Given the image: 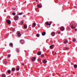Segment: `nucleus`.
Segmentation results:
<instances>
[{"label": "nucleus", "instance_id": "1", "mask_svg": "<svg viewBox=\"0 0 77 77\" xmlns=\"http://www.w3.org/2000/svg\"><path fill=\"white\" fill-rule=\"evenodd\" d=\"M72 24L73 25H72V23H70L71 28V29H75L77 27V24L74 22H73Z\"/></svg>", "mask_w": 77, "mask_h": 77}, {"label": "nucleus", "instance_id": "2", "mask_svg": "<svg viewBox=\"0 0 77 77\" xmlns=\"http://www.w3.org/2000/svg\"><path fill=\"white\" fill-rule=\"evenodd\" d=\"M19 18V17L18 16V15H16L14 17V19L15 21H17V20H18V19Z\"/></svg>", "mask_w": 77, "mask_h": 77}, {"label": "nucleus", "instance_id": "3", "mask_svg": "<svg viewBox=\"0 0 77 77\" xmlns=\"http://www.w3.org/2000/svg\"><path fill=\"white\" fill-rule=\"evenodd\" d=\"M20 42L21 44H24L25 43V42H24V40H21V41H20Z\"/></svg>", "mask_w": 77, "mask_h": 77}, {"label": "nucleus", "instance_id": "4", "mask_svg": "<svg viewBox=\"0 0 77 77\" xmlns=\"http://www.w3.org/2000/svg\"><path fill=\"white\" fill-rule=\"evenodd\" d=\"M55 35H56V33L54 32H52L51 33V35L52 36H54Z\"/></svg>", "mask_w": 77, "mask_h": 77}, {"label": "nucleus", "instance_id": "5", "mask_svg": "<svg viewBox=\"0 0 77 77\" xmlns=\"http://www.w3.org/2000/svg\"><path fill=\"white\" fill-rule=\"evenodd\" d=\"M37 7L38 8H42V5L41 4L40 5H37Z\"/></svg>", "mask_w": 77, "mask_h": 77}, {"label": "nucleus", "instance_id": "6", "mask_svg": "<svg viewBox=\"0 0 77 77\" xmlns=\"http://www.w3.org/2000/svg\"><path fill=\"white\" fill-rule=\"evenodd\" d=\"M7 23L8 24H11V20H7Z\"/></svg>", "mask_w": 77, "mask_h": 77}, {"label": "nucleus", "instance_id": "7", "mask_svg": "<svg viewBox=\"0 0 77 77\" xmlns=\"http://www.w3.org/2000/svg\"><path fill=\"white\" fill-rule=\"evenodd\" d=\"M35 60H36V58L35 57H32V62H34Z\"/></svg>", "mask_w": 77, "mask_h": 77}, {"label": "nucleus", "instance_id": "8", "mask_svg": "<svg viewBox=\"0 0 77 77\" xmlns=\"http://www.w3.org/2000/svg\"><path fill=\"white\" fill-rule=\"evenodd\" d=\"M60 29L62 31H63L65 30V28L63 26H61L60 28Z\"/></svg>", "mask_w": 77, "mask_h": 77}, {"label": "nucleus", "instance_id": "9", "mask_svg": "<svg viewBox=\"0 0 77 77\" xmlns=\"http://www.w3.org/2000/svg\"><path fill=\"white\" fill-rule=\"evenodd\" d=\"M50 47L51 49H53V48L54 47V45H51L50 46Z\"/></svg>", "mask_w": 77, "mask_h": 77}, {"label": "nucleus", "instance_id": "10", "mask_svg": "<svg viewBox=\"0 0 77 77\" xmlns=\"http://www.w3.org/2000/svg\"><path fill=\"white\" fill-rule=\"evenodd\" d=\"M45 34H46V32H43L42 33V36H45Z\"/></svg>", "mask_w": 77, "mask_h": 77}, {"label": "nucleus", "instance_id": "11", "mask_svg": "<svg viewBox=\"0 0 77 77\" xmlns=\"http://www.w3.org/2000/svg\"><path fill=\"white\" fill-rule=\"evenodd\" d=\"M9 46H10V47H13V43H10Z\"/></svg>", "mask_w": 77, "mask_h": 77}, {"label": "nucleus", "instance_id": "12", "mask_svg": "<svg viewBox=\"0 0 77 77\" xmlns=\"http://www.w3.org/2000/svg\"><path fill=\"white\" fill-rule=\"evenodd\" d=\"M64 44H67L68 43V41L67 40H65L64 42Z\"/></svg>", "mask_w": 77, "mask_h": 77}, {"label": "nucleus", "instance_id": "13", "mask_svg": "<svg viewBox=\"0 0 77 77\" xmlns=\"http://www.w3.org/2000/svg\"><path fill=\"white\" fill-rule=\"evenodd\" d=\"M37 54L38 55H41V52H40V51H39L37 53Z\"/></svg>", "mask_w": 77, "mask_h": 77}, {"label": "nucleus", "instance_id": "14", "mask_svg": "<svg viewBox=\"0 0 77 77\" xmlns=\"http://www.w3.org/2000/svg\"><path fill=\"white\" fill-rule=\"evenodd\" d=\"M11 71H15V68H12Z\"/></svg>", "mask_w": 77, "mask_h": 77}, {"label": "nucleus", "instance_id": "15", "mask_svg": "<svg viewBox=\"0 0 77 77\" xmlns=\"http://www.w3.org/2000/svg\"><path fill=\"white\" fill-rule=\"evenodd\" d=\"M32 26H33V27H35L36 26V23H33Z\"/></svg>", "mask_w": 77, "mask_h": 77}, {"label": "nucleus", "instance_id": "16", "mask_svg": "<svg viewBox=\"0 0 77 77\" xmlns=\"http://www.w3.org/2000/svg\"><path fill=\"white\" fill-rule=\"evenodd\" d=\"M2 77H6V75L4 73H2Z\"/></svg>", "mask_w": 77, "mask_h": 77}, {"label": "nucleus", "instance_id": "17", "mask_svg": "<svg viewBox=\"0 0 77 77\" xmlns=\"http://www.w3.org/2000/svg\"><path fill=\"white\" fill-rule=\"evenodd\" d=\"M43 63H46L47 62V60H43Z\"/></svg>", "mask_w": 77, "mask_h": 77}, {"label": "nucleus", "instance_id": "18", "mask_svg": "<svg viewBox=\"0 0 77 77\" xmlns=\"http://www.w3.org/2000/svg\"><path fill=\"white\" fill-rule=\"evenodd\" d=\"M17 35L18 36H19V37H20L21 36V34H20V33L18 32L17 34Z\"/></svg>", "mask_w": 77, "mask_h": 77}, {"label": "nucleus", "instance_id": "19", "mask_svg": "<svg viewBox=\"0 0 77 77\" xmlns=\"http://www.w3.org/2000/svg\"><path fill=\"white\" fill-rule=\"evenodd\" d=\"M11 72V70H8V74H10Z\"/></svg>", "mask_w": 77, "mask_h": 77}, {"label": "nucleus", "instance_id": "20", "mask_svg": "<svg viewBox=\"0 0 77 77\" xmlns=\"http://www.w3.org/2000/svg\"><path fill=\"white\" fill-rule=\"evenodd\" d=\"M46 25H47L48 26H50V25H51V24H50L48 22H47L46 23Z\"/></svg>", "mask_w": 77, "mask_h": 77}, {"label": "nucleus", "instance_id": "21", "mask_svg": "<svg viewBox=\"0 0 77 77\" xmlns=\"http://www.w3.org/2000/svg\"><path fill=\"white\" fill-rule=\"evenodd\" d=\"M16 51L17 53H19V52H20V50L18 49H17L16 50Z\"/></svg>", "mask_w": 77, "mask_h": 77}, {"label": "nucleus", "instance_id": "22", "mask_svg": "<svg viewBox=\"0 0 77 77\" xmlns=\"http://www.w3.org/2000/svg\"><path fill=\"white\" fill-rule=\"evenodd\" d=\"M74 68H77V65L76 64H75L74 65Z\"/></svg>", "mask_w": 77, "mask_h": 77}, {"label": "nucleus", "instance_id": "23", "mask_svg": "<svg viewBox=\"0 0 77 77\" xmlns=\"http://www.w3.org/2000/svg\"><path fill=\"white\" fill-rule=\"evenodd\" d=\"M72 41L73 42H74L76 41V39H75V38H74L73 39Z\"/></svg>", "mask_w": 77, "mask_h": 77}, {"label": "nucleus", "instance_id": "24", "mask_svg": "<svg viewBox=\"0 0 77 77\" xmlns=\"http://www.w3.org/2000/svg\"><path fill=\"white\" fill-rule=\"evenodd\" d=\"M22 14H23V13H19L18 14V15H21Z\"/></svg>", "mask_w": 77, "mask_h": 77}, {"label": "nucleus", "instance_id": "25", "mask_svg": "<svg viewBox=\"0 0 77 77\" xmlns=\"http://www.w3.org/2000/svg\"><path fill=\"white\" fill-rule=\"evenodd\" d=\"M41 57H44V54H42L41 55Z\"/></svg>", "mask_w": 77, "mask_h": 77}, {"label": "nucleus", "instance_id": "26", "mask_svg": "<svg viewBox=\"0 0 77 77\" xmlns=\"http://www.w3.org/2000/svg\"><path fill=\"white\" fill-rule=\"evenodd\" d=\"M24 28H25V29H26V28H27V26L26 25H24Z\"/></svg>", "mask_w": 77, "mask_h": 77}, {"label": "nucleus", "instance_id": "27", "mask_svg": "<svg viewBox=\"0 0 77 77\" xmlns=\"http://www.w3.org/2000/svg\"><path fill=\"white\" fill-rule=\"evenodd\" d=\"M11 54H8V57H11Z\"/></svg>", "mask_w": 77, "mask_h": 77}, {"label": "nucleus", "instance_id": "28", "mask_svg": "<svg viewBox=\"0 0 77 77\" xmlns=\"http://www.w3.org/2000/svg\"><path fill=\"white\" fill-rule=\"evenodd\" d=\"M12 15H15V14H16V13H12Z\"/></svg>", "mask_w": 77, "mask_h": 77}, {"label": "nucleus", "instance_id": "29", "mask_svg": "<svg viewBox=\"0 0 77 77\" xmlns=\"http://www.w3.org/2000/svg\"><path fill=\"white\" fill-rule=\"evenodd\" d=\"M68 49H69V48H65V50H68Z\"/></svg>", "mask_w": 77, "mask_h": 77}, {"label": "nucleus", "instance_id": "30", "mask_svg": "<svg viewBox=\"0 0 77 77\" xmlns=\"http://www.w3.org/2000/svg\"><path fill=\"white\" fill-rule=\"evenodd\" d=\"M20 23L21 24H23V23H24V22H23V21H22Z\"/></svg>", "mask_w": 77, "mask_h": 77}, {"label": "nucleus", "instance_id": "31", "mask_svg": "<svg viewBox=\"0 0 77 77\" xmlns=\"http://www.w3.org/2000/svg\"><path fill=\"white\" fill-rule=\"evenodd\" d=\"M37 37H39V35L38 33L37 34Z\"/></svg>", "mask_w": 77, "mask_h": 77}, {"label": "nucleus", "instance_id": "32", "mask_svg": "<svg viewBox=\"0 0 77 77\" xmlns=\"http://www.w3.org/2000/svg\"><path fill=\"white\" fill-rule=\"evenodd\" d=\"M19 69H20L18 68L16 69V71H19Z\"/></svg>", "mask_w": 77, "mask_h": 77}, {"label": "nucleus", "instance_id": "33", "mask_svg": "<svg viewBox=\"0 0 77 77\" xmlns=\"http://www.w3.org/2000/svg\"><path fill=\"white\" fill-rule=\"evenodd\" d=\"M12 10H13V11H15V9L14 8H12Z\"/></svg>", "mask_w": 77, "mask_h": 77}, {"label": "nucleus", "instance_id": "34", "mask_svg": "<svg viewBox=\"0 0 77 77\" xmlns=\"http://www.w3.org/2000/svg\"><path fill=\"white\" fill-rule=\"evenodd\" d=\"M4 63L5 64H6L8 62L6 61H5Z\"/></svg>", "mask_w": 77, "mask_h": 77}, {"label": "nucleus", "instance_id": "35", "mask_svg": "<svg viewBox=\"0 0 77 77\" xmlns=\"http://www.w3.org/2000/svg\"><path fill=\"white\" fill-rule=\"evenodd\" d=\"M68 62H69L70 63V62H71V60H69L68 59Z\"/></svg>", "mask_w": 77, "mask_h": 77}, {"label": "nucleus", "instance_id": "36", "mask_svg": "<svg viewBox=\"0 0 77 77\" xmlns=\"http://www.w3.org/2000/svg\"><path fill=\"white\" fill-rule=\"evenodd\" d=\"M17 68H19L20 69V66H17Z\"/></svg>", "mask_w": 77, "mask_h": 77}, {"label": "nucleus", "instance_id": "37", "mask_svg": "<svg viewBox=\"0 0 77 77\" xmlns=\"http://www.w3.org/2000/svg\"><path fill=\"white\" fill-rule=\"evenodd\" d=\"M15 31V29H13L12 30V32H14Z\"/></svg>", "mask_w": 77, "mask_h": 77}, {"label": "nucleus", "instance_id": "38", "mask_svg": "<svg viewBox=\"0 0 77 77\" xmlns=\"http://www.w3.org/2000/svg\"><path fill=\"white\" fill-rule=\"evenodd\" d=\"M58 34H60V32L59 31V32H58Z\"/></svg>", "mask_w": 77, "mask_h": 77}, {"label": "nucleus", "instance_id": "39", "mask_svg": "<svg viewBox=\"0 0 77 77\" xmlns=\"http://www.w3.org/2000/svg\"><path fill=\"white\" fill-rule=\"evenodd\" d=\"M36 2H38V0H36Z\"/></svg>", "mask_w": 77, "mask_h": 77}, {"label": "nucleus", "instance_id": "40", "mask_svg": "<svg viewBox=\"0 0 77 77\" xmlns=\"http://www.w3.org/2000/svg\"><path fill=\"white\" fill-rule=\"evenodd\" d=\"M26 16V15H24L23 16V17L24 18V17H25V16Z\"/></svg>", "mask_w": 77, "mask_h": 77}, {"label": "nucleus", "instance_id": "41", "mask_svg": "<svg viewBox=\"0 0 77 77\" xmlns=\"http://www.w3.org/2000/svg\"><path fill=\"white\" fill-rule=\"evenodd\" d=\"M50 24H51V22H50Z\"/></svg>", "mask_w": 77, "mask_h": 77}, {"label": "nucleus", "instance_id": "42", "mask_svg": "<svg viewBox=\"0 0 77 77\" xmlns=\"http://www.w3.org/2000/svg\"><path fill=\"white\" fill-rule=\"evenodd\" d=\"M22 65L24 66V63H22Z\"/></svg>", "mask_w": 77, "mask_h": 77}, {"label": "nucleus", "instance_id": "43", "mask_svg": "<svg viewBox=\"0 0 77 77\" xmlns=\"http://www.w3.org/2000/svg\"><path fill=\"white\" fill-rule=\"evenodd\" d=\"M52 53V54H53V53H54V51H53Z\"/></svg>", "mask_w": 77, "mask_h": 77}, {"label": "nucleus", "instance_id": "44", "mask_svg": "<svg viewBox=\"0 0 77 77\" xmlns=\"http://www.w3.org/2000/svg\"><path fill=\"white\" fill-rule=\"evenodd\" d=\"M38 27H39L40 26V25H38Z\"/></svg>", "mask_w": 77, "mask_h": 77}, {"label": "nucleus", "instance_id": "45", "mask_svg": "<svg viewBox=\"0 0 77 77\" xmlns=\"http://www.w3.org/2000/svg\"><path fill=\"white\" fill-rule=\"evenodd\" d=\"M75 30H76V31H77V29H75Z\"/></svg>", "mask_w": 77, "mask_h": 77}, {"label": "nucleus", "instance_id": "46", "mask_svg": "<svg viewBox=\"0 0 77 77\" xmlns=\"http://www.w3.org/2000/svg\"><path fill=\"white\" fill-rule=\"evenodd\" d=\"M55 55L56 54V52H55Z\"/></svg>", "mask_w": 77, "mask_h": 77}, {"label": "nucleus", "instance_id": "47", "mask_svg": "<svg viewBox=\"0 0 77 77\" xmlns=\"http://www.w3.org/2000/svg\"><path fill=\"white\" fill-rule=\"evenodd\" d=\"M74 8H76V6H74Z\"/></svg>", "mask_w": 77, "mask_h": 77}, {"label": "nucleus", "instance_id": "48", "mask_svg": "<svg viewBox=\"0 0 77 77\" xmlns=\"http://www.w3.org/2000/svg\"><path fill=\"white\" fill-rule=\"evenodd\" d=\"M19 73H17V75H18Z\"/></svg>", "mask_w": 77, "mask_h": 77}]
</instances>
